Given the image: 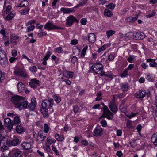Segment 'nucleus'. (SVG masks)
<instances>
[{"instance_id":"1","label":"nucleus","mask_w":157,"mask_h":157,"mask_svg":"<svg viewBox=\"0 0 157 157\" xmlns=\"http://www.w3.org/2000/svg\"><path fill=\"white\" fill-rule=\"evenodd\" d=\"M10 101L16 108H20L21 106L25 108H27L28 102L24 98L17 95H13L11 97Z\"/></svg>"},{"instance_id":"2","label":"nucleus","mask_w":157,"mask_h":157,"mask_svg":"<svg viewBox=\"0 0 157 157\" xmlns=\"http://www.w3.org/2000/svg\"><path fill=\"white\" fill-rule=\"evenodd\" d=\"M88 0H83V1L79 3V4L77 5L73 8H62L60 10L63 12L64 13H69L74 12L76 10V8L80 6H83L87 3Z\"/></svg>"},{"instance_id":"3","label":"nucleus","mask_w":157,"mask_h":157,"mask_svg":"<svg viewBox=\"0 0 157 157\" xmlns=\"http://www.w3.org/2000/svg\"><path fill=\"white\" fill-rule=\"evenodd\" d=\"M8 63L6 52L2 50H0V63L3 67H5Z\"/></svg>"},{"instance_id":"4","label":"nucleus","mask_w":157,"mask_h":157,"mask_svg":"<svg viewBox=\"0 0 157 157\" xmlns=\"http://www.w3.org/2000/svg\"><path fill=\"white\" fill-rule=\"evenodd\" d=\"M103 113L100 119L107 118L109 120H112L113 118V114L109 109L107 106H104L102 109Z\"/></svg>"},{"instance_id":"5","label":"nucleus","mask_w":157,"mask_h":157,"mask_svg":"<svg viewBox=\"0 0 157 157\" xmlns=\"http://www.w3.org/2000/svg\"><path fill=\"white\" fill-rule=\"evenodd\" d=\"M91 69L94 72L100 75L103 71V66L100 63H96L91 66Z\"/></svg>"},{"instance_id":"6","label":"nucleus","mask_w":157,"mask_h":157,"mask_svg":"<svg viewBox=\"0 0 157 157\" xmlns=\"http://www.w3.org/2000/svg\"><path fill=\"white\" fill-rule=\"evenodd\" d=\"M53 104L54 100L52 98L44 100L41 103V108L48 109L52 106Z\"/></svg>"},{"instance_id":"7","label":"nucleus","mask_w":157,"mask_h":157,"mask_svg":"<svg viewBox=\"0 0 157 157\" xmlns=\"http://www.w3.org/2000/svg\"><path fill=\"white\" fill-rule=\"evenodd\" d=\"M75 21L78 22V21L73 15H71L67 18L66 20V24L67 27H69L71 26Z\"/></svg>"},{"instance_id":"8","label":"nucleus","mask_w":157,"mask_h":157,"mask_svg":"<svg viewBox=\"0 0 157 157\" xmlns=\"http://www.w3.org/2000/svg\"><path fill=\"white\" fill-rule=\"evenodd\" d=\"M44 28L45 29L48 30L56 29H63L62 28L56 26L50 22H48L44 26Z\"/></svg>"},{"instance_id":"9","label":"nucleus","mask_w":157,"mask_h":157,"mask_svg":"<svg viewBox=\"0 0 157 157\" xmlns=\"http://www.w3.org/2000/svg\"><path fill=\"white\" fill-rule=\"evenodd\" d=\"M22 155V152L17 148L13 149L10 152L11 157H21Z\"/></svg>"},{"instance_id":"10","label":"nucleus","mask_w":157,"mask_h":157,"mask_svg":"<svg viewBox=\"0 0 157 157\" xmlns=\"http://www.w3.org/2000/svg\"><path fill=\"white\" fill-rule=\"evenodd\" d=\"M36 104V98L33 97L31 99L30 103L29 105H28L27 108H29L31 111H33L35 109Z\"/></svg>"},{"instance_id":"11","label":"nucleus","mask_w":157,"mask_h":157,"mask_svg":"<svg viewBox=\"0 0 157 157\" xmlns=\"http://www.w3.org/2000/svg\"><path fill=\"white\" fill-rule=\"evenodd\" d=\"M4 122L5 125L8 127V128L10 130H12L13 128V122L9 118H6L4 119Z\"/></svg>"},{"instance_id":"12","label":"nucleus","mask_w":157,"mask_h":157,"mask_svg":"<svg viewBox=\"0 0 157 157\" xmlns=\"http://www.w3.org/2000/svg\"><path fill=\"white\" fill-rule=\"evenodd\" d=\"M146 94V91L145 90H141L137 91L135 94V96L137 98L142 99L144 98Z\"/></svg>"},{"instance_id":"13","label":"nucleus","mask_w":157,"mask_h":157,"mask_svg":"<svg viewBox=\"0 0 157 157\" xmlns=\"http://www.w3.org/2000/svg\"><path fill=\"white\" fill-rule=\"evenodd\" d=\"M103 129L99 126H97L94 129L93 135L95 136H98L101 135L102 134Z\"/></svg>"},{"instance_id":"14","label":"nucleus","mask_w":157,"mask_h":157,"mask_svg":"<svg viewBox=\"0 0 157 157\" xmlns=\"http://www.w3.org/2000/svg\"><path fill=\"white\" fill-rule=\"evenodd\" d=\"M19 139L18 138H16L10 141H6V145L10 147L12 146H15L19 144Z\"/></svg>"},{"instance_id":"15","label":"nucleus","mask_w":157,"mask_h":157,"mask_svg":"<svg viewBox=\"0 0 157 157\" xmlns=\"http://www.w3.org/2000/svg\"><path fill=\"white\" fill-rule=\"evenodd\" d=\"M14 73L17 76H20L25 78L26 77L25 73L21 68H19L18 70L15 69L14 71Z\"/></svg>"},{"instance_id":"16","label":"nucleus","mask_w":157,"mask_h":157,"mask_svg":"<svg viewBox=\"0 0 157 157\" xmlns=\"http://www.w3.org/2000/svg\"><path fill=\"white\" fill-rule=\"evenodd\" d=\"M134 36L136 40H143L144 38L145 35L143 32H137L134 34Z\"/></svg>"},{"instance_id":"17","label":"nucleus","mask_w":157,"mask_h":157,"mask_svg":"<svg viewBox=\"0 0 157 157\" xmlns=\"http://www.w3.org/2000/svg\"><path fill=\"white\" fill-rule=\"evenodd\" d=\"M63 76L67 78H72L74 75L73 72L67 71H64L63 72Z\"/></svg>"},{"instance_id":"18","label":"nucleus","mask_w":157,"mask_h":157,"mask_svg":"<svg viewBox=\"0 0 157 157\" xmlns=\"http://www.w3.org/2000/svg\"><path fill=\"white\" fill-rule=\"evenodd\" d=\"M17 88L19 92H23L25 90V85L21 82H19L17 84Z\"/></svg>"},{"instance_id":"19","label":"nucleus","mask_w":157,"mask_h":157,"mask_svg":"<svg viewBox=\"0 0 157 157\" xmlns=\"http://www.w3.org/2000/svg\"><path fill=\"white\" fill-rule=\"evenodd\" d=\"M96 37L95 35L92 33H91L89 34L88 36V41H89L91 43H94L96 40Z\"/></svg>"},{"instance_id":"20","label":"nucleus","mask_w":157,"mask_h":157,"mask_svg":"<svg viewBox=\"0 0 157 157\" xmlns=\"http://www.w3.org/2000/svg\"><path fill=\"white\" fill-rule=\"evenodd\" d=\"M22 148L25 150H29L31 147V145L30 143L24 142L21 145Z\"/></svg>"},{"instance_id":"21","label":"nucleus","mask_w":157,"mask_h":157,"mask_svg":"<svg viewBox=\"0 0 157 157\" xmlns=\"http://www.w3.org/2000/svg\"><path fill=\"white\" fill-rule=\"evenodd\" d=\"M146 61L147 62L150 63L149 64L150 67H157V63L155 62V59H147Z\"/></svg>"},{"instance_id":"22","label":"nucleus","mask_w":157,"mask_h":157,"mask_svg":"<svg viewBox=\"0 0 157 157\" xmlns=\"http://www.w3.org/2000/svg\"><path fill=\"white\" fill-rule=\"evenodd\" d=\"M151 140L154 145L157 146V132L154 133L152 135Z\"/></svg>"},{"instance_id":"23","label":"nucleus","mask_w":157,"mask_h":157,"mask_svg":"<svg viewBox=\"0 0 157 157\" xmlns=\"http://www.w3.org/2000/svg\"><path fill=\"white\" fill-rule=\"evenodd\" d=\"M109 107L111 111L113 113H116L117 111V106L113 103H110Z\"/></svg>"},{"instance_id":"24","label":"nucleus","mask_w":157,"mask_h":157,"mask_svg":"<svg viewBox=\"0 0 157 157\" xmlns=\"http://www.w3.org/2000/svg\"><path fill=\"white\" fill-rule=\"evenodd\" d=\"M47 134H44L43 131H40L38 133V136L41 139L42 141H44V139L46 137Z\"/></svg>"},{"instance_id":"25","label":"nucleus","mask_w":157,"mask_h":157,"mask_svg":"<svg viewBox=\"0 0 157 157\" xmlns=\"http://www.w3.org/2000/svg\"><path fill=\"white\" fill-rule=\"evenodd\" d=\"M13 122V126L14 125L19 124L20 123L19 117L18 116H15L14 117V120Z\"/></svg>"},{"instance_id":"26","label":"nucleus","mask_w":157,"mask_h":157,"mask_svg":"<svg viewBox=\"0 0 157 157\" xmlns=\"http://www.w3.org/2000/svg\"><path fill=\"white\" fill-rule=\"evenodd\" d=\"M24 130L23 127L21 125H17L16 127V131L18 133L21 134L23 132Z\"/></svg>"},{"instance_id":"27","label":"nucleus","mask_w":157,"mask_h":157,"mask_svg":"<svg viewBox=\"0 0 157 157\" xmlns=\"http://www.w3.org/2000/svg\"><path fill=\"white\" fill-rule=\"evenodd\" d=\"M104 14L105 16L108 17H110L113 15L112 12L108 9L105 10Z\"/></svg>"},{"instance_id":"28","label":"nucleus","mask_w":157,"mask_h":157,"mask_svg":"<svg viewBox=\"0 0 157 157\" xmlns=\"http://www.w3.org/2000/svg\"><path fill=\"white\" fill-rule=\"evenodd\" d=\"M41 112L44 117L46 118L48 117V109L42 108Z\"/></svg>"},{"instance_id":"29","label":"nucleus","mask_w":157,"mask_h":157,"mask_svg":"<svg viewBox=\"0 0 157 157\" xmlns=\"http://www.w3.org/2000/svg\"><path fill=\"white\" fill-rule=\"evenodd\" d=\"M55 137L58 141H62L64 139L63 135H59L58 134H56L55 135Z\"/></svg>"},{"instance_id":"30","label":"nucleus","mask_w":157,"mask_h":157,"mask_svg":"<svg viewBox=\"0 0 157 157\" xmlns=\"http://www.w3.org/2000/svg\"><path fill=\"white\" fill-rule=\"evenodd\" d=\"M128 83L123 84L121 86V89L123 91H127L128 89Z\"/></svg>"},{"instance_id":"31","label":"nucleus","mask_w":157,"mask_h":157,"mask_svg":"<svg viewBox=\"0 0 157 157\" xmlns=\"http://www.w3.org/2000/svg\"><path fill=\"white\" fill-rule=\"evenodd\" d=\"M101 73H101V74L100 75V76H104L105 77H107L111 78H113V75L112 73H108L105 74V72L103 71Z\"/></svg>"},{"instance_id":"32","label":"nucleus","mask_w":157,"mask_h":157,"mask_svg":"<svg viewBox=\"0 0 157 157\" xmlns=\"http://www.w3.org/2000/svg\"><path fill=\"white\" fill-rule=\"evenodd\" d=\"M14 16V14L12 12L9 14L5 18V20L7 21H10L12 19Z\"/></svg>"},{"instance_id":"33","label":"nucleus","mask_w":157,"mask_h":157,"mask_svg":"<svg viewBox=\"0 0 157 157\" xmlns=\"http://www.w3.org/2000/svg\"><path fill=\"white\" fill-rule=\"evenodd\" d=\"M30 10V9L28 7L25 8L21 11V15H25L27 14Z\"/></svg>"},{"instance_id":"34","label":"nucleus","mask_w":157,"mask_h":157,"mask_svg":"<svg viewBox=\"0 0 157 157\" xmlns=\"http://www.w3.org/2000/svg\"><path fill=\"white\" fill-rule=\"evenodd\" d=\"M47 143L49 145H51L52 143H55L56 142V140L54 138L50 139L48 137L47 138Z\"/></svg>"},{"instance_id":"35","label":"nucleus","mask_w":157,"mask_h":157,"mask_svg":"<svg viewBox=\"0 0 157 157\" xmlns=\"http://www.w3.org/2000/svg\"><path fill=\"white\" fill-rule=\"evenodd\" d=\"M115 7V4L113 3H110L106 5V7L109 9L113 10Z\"/></svg>"},{"instance_id":"36","label":"nucleus","mask_w":157,"mask_h":157,"mask_svg":"<svg viewBox=\"0 0 157 157\" xmlns=\"http://www.w3.org/2000/svg\"><path fill=\"white\" fill-rule=\"evenodd\" d=\"M115 33V31L112 30H110L106 32V34L108 38H109L110 36H112Z\"/></svg>"},{"instance_id":"37","label":"nucleus","mask_w":157,"mask_h":157,"mask_svg":"<svg viewBox=\"0 0 157 157\" xmlns=\"http://www.w3.org/2000/svg\"><path fill=\"white\" fill-rule=\"evenodd\" d=\"M53 98L56 102L57 103H59L61 101L60 97L56 95H54L53 96Z\"/></svg>"},{"instance_id":"38","label":"nucleus","mask_w":157,"mask_h":157,"mask_svg":"<svg viewBox=\"0 0 157 157\" xmlns=\"http://www.w3.org/2000/svg\"><path fill=\"white\" fill-rule=\"evenodd\" d=\"M102 94L100 92L97 93V97L95 98V100L97 101H99L102 99Z\"/></svg>"},{"instance_id":"39","label":"nucleus","mask_w":157,"mask_h":157,"mask_svg":"<svg viewBox=\"0 0 157 157\" xmlns=\"http://www.w3.org/2000/svg\"><path fill=\"white\" fill-rule=\"evenodd\" d=\"M87 48H88V46L87 45H86L82 50L81 54V56L82 57H84L85 56L86 54V50H87Z\"/></svg>"},{"instance_id":"40","label":"nucleus","mask_w":157,"mask_h":157,"mask_svg":"<svg viewBox=\"0 0 157 157\" xmlns=\"http://www.w3.org/2000/svg\"><path fill=\"white\" fill-rule=\"evenodd\" d=\"M6 138L3 136L2 134H0V144H4V143H6Z\"/></svg>"},{"instance_id":"41","label":"nucleus","mask_w":157,"mask_h":157,"mask_svg":"<svg viewBox=\"0 0 157 157\" xmlns=\"http://www.w3.org/2000/svg\"><path fill=\"white\" fill-rule=\"evenodd\" d=\"M128 75V71L125 69L124 71L121 74V77L124 78L127 77Z\"/></svg>"},{"instance_id":"42","label":"nucleus","mask_w":157,"mask_h":157,"mask_svg":"<svg viewBox=\"0 0 157 157\" xmlns=\"http://www.w3.org/2000/svg\"><path fill=\"white\" fill-rule=\"evenodd\" d=\"M135 56L133 55H129L128 58L127 59V61L130 63H132L133 62Z\"/></svg>"},{"instance_id":"43","label":"nucleus","mask_w":157,"mask_h":157,"mask_svg":"<svg viewBox=\"0 0 157 157\" xmlns=\"http://www.w3.org/2000/svg\"><path fill=\"white\" fill-rule=\"evenodd\" d=\"M44 132L45 133H47L49 131V127L47 124H44Z\"/></svg>"},{"instance_id":"44","label":"nucleus","mask_w":157,"mask_h":157,"mask_svg":"<svg viewBox=\"0 0 157 157\" xmlns=\"http://www.w3.org/2000/svg\"><path fill=\"white\" fill-rule=\"evenodd\" d=\"M26 140L30 142H33L34 140L33 137H32L31 135H28L26 137Z\"/></svg>"},{"instance_id":"45","label":"nucleus","mask_w":157,"mask_h":157,"mask_svg":"<svg viewBox=\"0 0 157 157\" xmlns=\"http://www.w3.org/2000/svg\"><path fill=\"white\" fill-rule=\"evenodd\" d=\"M125 95V94L124 93H121L120 94H118L116 95L117 98L121 99L123 98Z\"/></svg>"},{"instance_id":"46","label":"nucleus","mask_w":157,"mask_h":157,"mask_svg":"<svg viewBox=\"0 0 157 157\" xmlns=\"http://www.w3.org/2000/svg\"><path fill=\"white\" fill-rule=\"evenodd\" d=\"M132 121L130 120H128L127 121L126 127L128 128H133V126L132 125Z\"/></svg>"},{"instance_id":"47","label":"nucleus","mask_w":157,"mask_h":157,"mask_svg":"<svg viewBox=\"0 0 157 157\" xmlns=\"http://www.w3.org/2000/svg\"><path fill=\"white\" fill-rule=\"evenodd\" d=\"M52 52H50V51H48L46 54V56H45L43 58V59H45V60H47L48 58L50 57V56L52 54Z\"/></svg>"},{"instance_id":"48","label":"nucleus","mask_w":157,"mask_h":157,"mask_svg":"<svg viewBox=\"0 0 157 157\" xmlns=\"http://www.w3.org/2000/svg\"><path fill=\"white\" fill-rule=\"evenodd\" d=\"M100 123L101 124L102 126L103 127H105L107 125V124L106 121L104 119H102L100 121Z\"/></svg>"},{"instance_id":"49","label":"nucleus","mask_w":157,"mask_h":157,"mask_svg":"<svg viewBox=\"0 0 157 157\" xmlns=\"http://www.w3.org/2000/svg\"><path fill=\"white\" fill-rule=\"evenodd\" d=\"M35 26L33 25L28 26L27 28V32H30L31 31L33 30Z\"/></svg>"},{"instance_id":"50","label":"nucleus","mask_w":157,"mask_h":157,"mask_svg":"<svg viewBox=\"0 0 157 157\" xmlns=\"http://www.w3.org/2000/svg\"><path fill=\"white\" fill-rule=\"evenodd\" d=\"M137 113H131L128 114L127 115H126V116L128 118H131L135 116L136 114H137Z\"/></svg>"},{"instance_id":"51","label":"nucleus","mask_w":157,"mask_h":157,"mask_svg":"<svg viewBox=\"0 0 157 157\" xmlns=\"http://www.w3.org/2000/svg\"><path fill=\"white\" fill-rule=\"evenodd\" d=\"M54 50L56 52L58 53H60L62 52L63 49L61 47H59L55 48L54 49Z\"/></svg>"},{"instance_id":"52","label":"nucleus","mask_w":157,"mask_h":157,"mask_svg":"<svg viewBox=\"0 0 157 157\" xmlns=\"http://www.w3.org/2000/svg\"><path fill=\"white\" fill-rule=\"evenodd\" d=\"M135 65L134 64H130L129 65L128 67L126 68L128 71L132 70L134 67Z\"/></svg>"},{"instance_id":"53","label":"nucleus","mask_w":157,"mask_h":157,"mask_svg":"<svg viewBox=\"0 0 157 157\" xmlns=\"http://www.w3.org/2000/svg\"><path fill=\"white\" fill-rule=\"evenodd\" d=\"M43 30H42L40 33H39L38 34V36L39 37H41L43 36H45L47 35V33L42 31Z\"/></svg>"},{"instance_id":"54","label":"nucleus","mask_w":157,"mask_h":157,"mask_svg":"<svg viewBox=\"0 0 157 157\" xmlns=\"http://www.w3.org/2000/svg\"><path fill=\"white\" fill-rule=\"evenodd\" d=\"M5 143L2 144H0V147L2 149H3L4 150H6L8 149V147L6 146L5 144H4Z\"/></svg>"},{"instance_id":"55","label":"nucleus","mask_w":157,"mask_h":157,"mask_svg":"<svg viewBox=\"0 0 157 157\" xmlns=\"http://www.w3.org/2000/svg\"><path fill=\"white\" fill-rule=\"evenodd\" d=\"M31 82H32V83H34L35 84H36L37 85H39L40 82V81L39 80H37L35 78H33L31 80Z\"/></svg>"},{"instance_id":"56","label":"nucleus","mask_w":157,"mask_h":157,"mask_svg":"<svg viewBox=\"0 0 157 157\" xmlns=\"http://www.w3.org/2000/svg\"><path fill=\"white\" fill-rule=\"evenodd\" d=\"M52 150L55 152V153L57 155H59L58 151L57 150L56 148L55 147H54V145H52Z\"/></svg>"},{"instance_id":"57","label":"nucleus","mask_w":157,"mask_h":157,"mask_svg":"<svg viewBox=\"0 0 157 157\" xmlns=\"http://www.w3.org/2000/svg\"><path fill=\"white\" fill-rule=\"evenodd\" d=\"M79 110V108L77 105H75L73 106V110L75 114L78 112Z\"/></svg>"},{"instance_id":"58","label":"nucleus","mask_w":157,"mask_h":157,"mask_svg":"<svg viewBox=\"0 0 157 157\" xmlns=\"http://www.w3.org/2000/svg\"><path fill=\"white\" fill-rule=\"evenodd\" d=\"M119 108L121 111L123 113H125L127 111V109L124 107H123V106H122V105H120Z\"/></svg>"},{"instance_id":"59","label":"nucleus","mask_w":157,"mask_h":157,"mask_svg":"<svg viewBox=\"0 0 157 157\" xmlns=\"http://www.w3.org/2000/svg\"><path fill=\"white\" fill-rule=\"evenodd\" d=\"M114 58V56L113 54H110L108 56V60L111 61H112Z\"/></svg>"},{"instance_id":"60","label":"nucleus","mask_w":157,"mask_h":157,"mask_svg":"<svg viewBox=\"0 0 157 157\" xmlns=\"http://www.w3.org/2000/svg\"><path fill=\"white\" fill-rule=\"evenodd\" d=\"M29 69L32 72H36L37 71V68L35 66H33L30 67Z\"/></svg>"},{"instance_id":"61","label":"nucleus","mask_w":157,"mask_h":157,"mask_svg":"<svg viewBox=\"0 0 157 157\" xmlns=\"http://www.w3.org/2000/svg\"><path fill=\"white\" fill-rule=\"evenodd\" d=\"M87 20L86 18H83L82 19L80 20V22L82 25H85L87 23Z\"/></svg>"},{"instance_id":"62","label":"nucleus","mask_w":157,"mask_h":157,"mask_svg":"<svg viewBox=\"0 0 157 157\" xmlns=\"http://www.w3.org/2000/svg\"><path fill=\"white\" fill-rule=\"evenodd\" d=\"M36 22V21L35 20H31L29 21L28 22L26 23V26H28L30 25H31L32 24H34Z\"/></svg>"},{"instance_id":"63","label":"nucleus","mask_w":157,"mask_h":157,"mask_svg":"<svg viewBox=\"0 0 157 157\" xmlns=\"http://www.w3.org/2000/svg\"><path fill=\"white\" fill-rule=\"evenodd\" d=\"M4 79V75L2 74L1 71H0V82H2V81Z\"/></svg>"},{"instance_id":"64","label":"nucleus","mask_w":157,"mask_h":157,"mask_svg":"<svg viewBox=\"0 0 157 157\" xmlns=\"http://www.w3.org/2000/svg\"><path fill=\"white\" fill-rule=\"evenodd\" d=\"M12 55L13 57H15L17 55V51L16 49H13L11 52Z\"/></svg>"}]
</instances>
